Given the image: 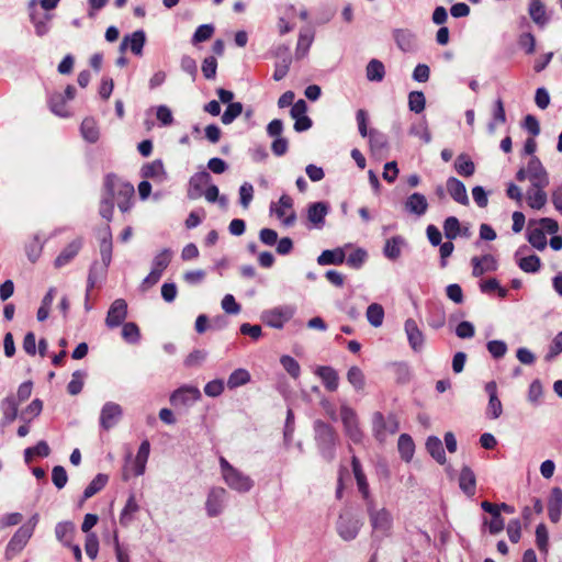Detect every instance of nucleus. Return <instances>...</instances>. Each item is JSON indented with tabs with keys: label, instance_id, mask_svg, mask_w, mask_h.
Returning <instances> with one entry per match:
<instances>
[{
	"label": "nucleus",
	"instance_id": "obj_45",
	"mask_svg": "<svg viewBox=\"0 0 562 562\" xmlns=\"http://www.w3.org/2000/svg\"><path fill=\"white\" fill-rule=\"evenodd\" d=\"M366 76L369 81L381 82L385 77V67L379 59H371L366 67Z\"/></svg>",
	"mask_w": 562,
	"mask_h": 562
},
{
	"label": "nucleus",
	"instance_id": "obj_30",
	"mask_svg": "<svg viewBox=\"0 0 562 562\" xmlns=\"http://www.w3.org/2000/svg\"><path fill=\"white\" fill-rule=\"evenodd\" d=\"M140 173L144 178H149L160 183L167 179V173L160 159L144 165Z\"/></svg>",
	"mask_w": 562,
	"mask_h": 562
},
{
	"label": "nucleus",
	"instance_id": "obj_36",
	"mask_svg": "<svg viewBox=\"0 0 562 562\" xmlns=\"http://www.w3.org/2000/svg\"><path fill=\"white\" fill-rule=\"evenodd\" d=\"M139 510V505L136 502L135 495L131 494L120 514V524L123 527H128L135 519V514Z\"/></svg>",
	"mask_w": 562,
	"mask_h": 562
},
{
	"label": "nucleus",
	"instance_id": "obj_34",
	"mask_svg": "<svg viewBox=\"0 0 562 562\" xmlns=\"http://www.w3.org/2000/svg\"><path fill=\"white\" fill-rule=\"evenodd\" d=\"M49 110L57 116L68 117L70 112L67 109V99L60 92H53L48 95Z\"/></svg>",
	"mask_w": 562,
	"mask_h": 562
},
{
	"label": "nucleus",
	"instance_id": "obj_28",
	"mask_svg": "<svg viewBox=\"0 0 562 562\" xmlns=\"http://www.w3.org/2000/svg\"><path fill=\"white\" fill-rule=\"evenodd\" d=\"M562 514V490L553 487L548 502V515L552 522H558Z\"/></svg>",
	"mask_w": 562,
	"mask_h": 562
},
{
	"label": "nucleus",
	"instance_id": "obj_50",
	"mask_svg": "<svg viewBox=\"0 0 562 562\" xmlns=\"http://www.w3.org/2000/svg\"><path fill=\"white\" fill-rule=\"evenodd\" d=\"M173 252L169 248L162 249L159 254L155 256L151 262V270L157 271L162 274L165 269L169 266L171 262Z\"/></svg>",
	"mask_w": 562,
	"mask_h": 562
},
{
	"label": "nucleus",
	"instance_id": "obj_18",
	"mask_svg": "<svg viewBox=\"0 0 562 562\" xmlns=\"http://www.w3.org/2000/svg\"><path fill=\"white\" fill-rule=\"evenodd\" d=\"M145 42V32L143 30H137L132 34H127L123 37L120 44V52L124 53L127 48H130L133 54L140 56L143 54Z\"/></svg>",
	"mask_w": 562,
	"mask_h": 562
},
{
	"label": "nucleus",
	"instance_id": "obj_39",
	"mask_svg": "<svg viewBox=\"0 0 562 562\" xmlns=\"http://www.w3.org/2000/svg\"><path fill=\"white\" fill-rule=\"evenodd\" d=\"M323 381L325 387L334 392L338 387V374L331 367L322 366L316 369L315 372Z\"/></svg>",
	"mask_w": 562,
	"mask_h": 562
},
{
	"label": "nucleus",
	"instance_id": "obj_62",
	"mask_svg": "<svg viewBox=\"0 0 562 562\" xmlns=\"http://www.w3.org/2000/svg\"><path fill=\"white\" fill-rule=\"evenodd\" d=\"M560 353H562V330L559 331L553 339L551 340L548 352L544 356L546 361H552L555 359Z\"/></svg>",
	"mask_w": 562,
	"mask_h": 562
},
{
	"label": "nucleus",
	"instance_id": "obj_2",
	"mask_svg": "<svg viewBox=\"0 0 562 562\" xmlns=\"http://www.w3.org/2000/svg\"><path fill=\"white\" fill-rule=\"evenodd\" d=\"M368 514L371 537L373 542H381L383 539L391 537L394 526V518L392 513L385 508H378L375 502L366 504Z\"/></svg>",
	"mask_w": 562,
	"mask_h": 562
},
{
	"label": "nucleus",
	"instance_id": "obj_27",
	"mask_svg": "<svg viewBox=\"0 0 562 562\" xmlns=\"http://www.w3.org/2000/svg\"><path fill=\"white\" fill-rule=\"evenodd\" d=\"M446 186L448 193L456 202L462 205L469 204L467 189L462 181L454 177H450L447 179Z\"/></svg>",
	"mask_w": 562,
	"mask_h": 562
},
{
	"label": "nucleus",
	"instance_id": "obj_44",
	"mask_svg": "<svg viewBox=\"0 0 562 562\" xmlns=\"http://www.w3.org/2000/svg\"><path fill=\"white\" fill-rule=\"evenodd\" d=\"M80 132L85 140L91 144L95 143L100 136L98 124L92 117H86L82 121Z\"/></svg>",
	"mask_w": 562,
	"mask_h": 562
},
{
	"label": "nucleus",
	"instance_id": "obj_24",
	"mask_svg": "<svg viewBox=\"0 0 562 562\" xmlns=\"http://www.w3.org/2000/svg\"><path fill=\"white\" fill-rule=\"evenodd\" d=\"M404 207L409 214L423 216L428 210V202L424 194L415 192L407 196Z\"/></svg>",
	"mask_w": 562,
	"mask_h": 562
},
{
	"label": "nucleus",
	"instance_id": "obj_20",
	"mask_svg": "<svg viewBox=\"0 0 562 562\" xmlns=\"http://www.w3.org/2000/svg\"><path fill=\"white\" fill-rule=\"evenodd\" d=\"M393 38L402 52H414L417 47L416 35L411 30L396 29L393 31Z\"/></svg>",
	"mask_w": 562,
	"mask_h": 562
},
{
	"label": "nucleus",
	"instance_id": "obj_46",
	"mask_svg": "<svg viewBox=\"0 0 562 562\" xmlns=\"http://www.w3.org/2000/svg\"><path fill=\"white\" fill-rule=\"evenodd\" d=\"M397 448H398L401 458L405 462H409L413 459V456L415 452V443L409 435L402 434L398 437Z\"/></svg>",
	"mask_w": 562,
	"mask_h": 562
},
{
	"label": "nucleus",
	"instance_id": "obj_51",
	"mask_svg": "<svg viewBox=\"0 0 562 562\" xmlns=\"http://www.w3.org/2000/svg\"><path fill=\"white\" fill-rule=\"evenodd\" d=\"M528 241L538 250H543L547 247L546 234L539 227L531 228V223L528 226L527 233Z\"/></svg>",
	"mask_w": 562,
	"mask_h": 562
},
{
	"label": "nucleus",
	"instance_id": "obj_3",
	"mask_svg": "<svg viewBox=\"0 0 562 562\" xmlns=\"http://www.w3.org/2000/svg\"><path fill=\"white\" fill-rule=\"evenodd\" d=\"M103 191L116 201L121 212L125 213L132 207V198L134 195V187L120 179L117 176L106 175L103 184Z\"/></svg>",
	"mask_w": 562,
	"mask_h": 562
},
{
	"label": "nucleus",
	"instance_id": "obj_22",
	"mask_svg": "<svg viewBox=\"0 0 562 562\" xmlns=\"http://www.w3.org/2000/svg\"><path fill=\"white\" fill-rule=\"evenodd\" d=\"M404 329L411 348L414 351H420L424 347L425 338L417 323L413 318H408L405 322Z\"/></svg>",
	"mask_w": 562,
	"mask_h": 562
},
{
	"label": "nucleus",
	"instance_id": "obj_16",
	"mask_svg": "<svg viewBox=\"0 0 562 562\" xmlns=\"http://www.w3.org/2000/svg\"><path fill=\"white\" fill-rule=\"evenodd\" d=\"M528 180L532 187H547L549 184L548 173L537 156H532L527 165Z\"/></svg>",
	"mask_w": 562,
	"mask_h": 562
},
{
	"label": "nucleus",
	"instance_id": "obj_26",
	"mask_svg": "<svg viewBox=\"0 0 562 562\" xmlns=\"http://www.w3.org/2000/svg\"><path fill=\"white\" fill-rule=\"evenodd\" d=\"M32 535V527L21 526L9 541L7 546V554L10 552H20L26 546Z\"/></svg>",
	"mask_w": 562,
	"mask_h": 562
},
{
	"label": "nucleus",
	"instance_id": "obj_15",
	"mask_svg": "<svg viewBox=\"0 0 562 562\" xmlns=\"http://www.w3.org/2000/svg\"><path fill=\"white\" fill-rule=\"evenodd\" d=\"M127 316V303L124 299H116L110 305L105 317V325L109 328H116L124 324Z\"/></svg>",
	"mask_w": 562,
	"mask_h": 562
},
{
	"label": "nucleus",
	"instance_id": "obj_12",
	"mask_svg": "<svg viewBox=\"0 0 562 562\" xmlns=\"http://www.w3.org/2000/svg\"><path fill=\"white\" fill-rule=\"evenodd\" d=\"M227 498V492L223 487H212L209 492L205 509L210 517H216L224 510Z\"/></svg>",
	"mask_w": 562,
	"mask_h": 562
},
{
	"label": "nucleus",
	"instance_id": "obj_17",
	"mask_svg": "<svg viewBox=\"0 0 562 562\" xmlns=\"http://www.w3.org/2000/svg\"><path fill=\"white\" fill-rule=\"evenodd\" d=\"M212 178L205 170L195 172L189 180L188 198L198 200L203 195L204 188L211 183Z\"/></svg>",
	"mask_w": 562,
	"mask_h": 562
},
{
	"label": "nucleus",
	"instance_id": "obj_21",
	"mask_svg": "<svg viewBox=\"0 0 562 562\" xmlns=\"http://www.w3.org/2000/svg\"><path fill=\"white\" fill-rule=\"evenodd\" d=\"M473 267L472 274L474 277H481L486 272H493L497 270L498 263L493 255H484L481 257H473L471 259Z\"/></svg>",
	"mask_w": 562,
	"mask_h": 562
},
{
	"label": "nucleus",
	"instance_id": "obj_35",
	"mask_svg": "<svg viewBox=\"0 0 562 562\" xmlns=\"http://www.w3.org/2000/svg\"><path fill=\"white\" fill-rule=\"evenodd\" d=\"M18 407L19 403L14 396H8L2 401L1 409H2V419L1 425L8 426L12 424L18 417Z\"/></svg>",
	"mask_w": 562,
	"mask_h": 562
},
{
	"label": "nucleus",
	"instance_id": "obj_61",
	"mask_svg": "<svg viewBox=\"0 0 562 562\" xmlns=\"http://www.w3.org/2000/svg\"><path fill=\"white\" fill-rule=\"evenodd\" d=\"M280 363L291 378L297 379L300 376L301 367L293 357L284 355L280 358Z\"/></svg>",
	"mask_w": 562,
	"mask_h": 562
},
{
	"label": "nucleus",
	"instance_id": "obj_8",
	"mask_svg": "<svg viewBox=\"0 0 562 562\" xmlns=\"http://www.w3.org/2000/svg\"><path fill=\"white\" fill-rule=\"evenodd\" d=\"M294 305H280L271 310L263 311L261 321L271 328L281 329L295 314Z\"/></svg>",
	"mask_w": 562,
	"mask_h": 562
},
{
	"label": "nucleus",
	"instance_id": "obj_64",
	"mask_svg": "<svg viewBox=\"0 0 562 562\" xmlns=\"http://www.w3.org/2000/svg\"><path fill=\"white\" fill-rule=\"evenodd\" d=\"M347 380L356 390H362L364 387L363 372L356 366L348 370Z\"/></svg>",
	"mask_w": 562,
	"mask_h": 562
},
{
	"label": "nucleus",
	"instance_id": "obj_49",
	"mask_svg": "<svg viewBox=\"0 0 562 562\" xmlns=\"http://www.w3.org/2000/svg\"><path fill=\"white\" fill-rule=\"evenodd\" d=\"M454 168L456 171L463 177H471L475 171L474 162L465 154H461L457 157Z\"/></svg>",
	"mask_w": 562,
	"mask_h": 562
},
{
	"label": "nucleus",
	"instance_id": "obj_56",
	"mask_svg": "<svg viewBox=\"0 0 562 562\" xmlns=\"http://www.w3.org/2000/svg\"><path fill=\"white\" fill-rule=\"evenodd\" d=\"M86 376L87 373L82 370H76L72 373L71 380L67 385V391L70 395H78L82 391Z\"/></svg>",
	"mask_w": 562,
	"mask_h": 562
},
{
	"label": "nucleus",
	"instance_id": "obj_14",
	"mask_svg": "<svg viewBox=\"0 0 562 562\" xmlns=\"http://www.w3.org/2000/svg\"><path fill=\"white\" fill-rule=\"evenodd\" d=\"M481 508L491 515V520L484 518L483 524L487 526L490 533L497 535L503 531L505 527L504 518L501 515L499 506L491 502L484 501L481 503Z\"/></svg>",
	"mask_w": 562,
	"mask_h": 562
},
{
	"label": "nucleus",
	"instance_id": "obj_55",
	"mask_svg": "<svg viewBox=\"0 0 562 562\" xmlns=\"http://www.w3.org/2000/svg\"><path fill=\"white\" fill-rule=\"evenodd\" d=\"M443 234L447 239L453 240L461 235V225L456 216H449L443 222Z\"/></svg>",
	"mask_w": 562,
	"mask_h": 562
},
{
	"label": "nucleus",
	"instance_id": "obj_41",
	"mask_svg": "<svg viewBox=\"0 0 562 562\" xmlns=\"http://www.w3.org/2000/svg\"><path fill=\"white\" fill-rule=\"evenodd\" d=\"M346 259L345 252L341 248L333 250L326 249L317 257L319 266L341 265Z\"/></svg>",
	"mask_w": 562,
	"mask_h": 562
},
{
	"label": "nucleus",
	"instance_id": "obj_11",
	"mask_svg": "<svg viewBox=\"0 0 562 562\" xmlns=\"http://www.w3.org/2000/svg\"><path fill=\"white\" fill-rule=\"evenodd\" d=\"M270 213L274 214L285 227L294 225L296 214L293 211V200L288 194H282L278 202L270 204Z\"/></svg>",
	"mask_w": 562,
	"mask_h": 562
},
{
	"label": "nucleus",
	"instance_id": "obj_58",
	"mask_svg": "<svg viewBox=\"0 0 562 562\" xmlns=\"http://www.w3.org/2000/svg\"><path fill=\"white\" fill-rule=\"evenodd\" d=\"M426 98L422 91H412L408 94V108L412 112L419 114L425 110Z\"/></svg>",
	"mask_w": 562,
	"mask_h": 562
},
{
	"label": "nucleus",
	"instance_id": "obj_37",
	"mask_svg": "<svg viewBox=\"0 0 562 562\" xmlns=\"http://www.w3.org/2000/svg\"><path fill=\"white\" fill-rule=\"evenodd\" d=\"M546 187H532L528 189L526 193V200L528 205L533 210L542 209L547 201V193L544 192Z\"/></svg>",
	"mask_w": 562,
	"mask_h": 562
},
{
	"label": "nucleus",
	"instance_id": "obj_5",
	"mask_svg": "<svg viewBox=\"0 0 562 562\" xmlns=\"http://www.w3.org/2000/svg\"><path fill=\"white\" fill-rule=\"evenodd\" d=\"M220 468L224 482L227 486L238 493H247L254 487V481L235 467L224 457L220 458Z\"/></svg>",
	"mask_w": 562,
	"mask_h": 562
},
{
	"label": "nucleus",
	"instance_id": "obj_29",
	"mask_svg": "<svg viewBox=\"0 0 562 562\" xmlns=\"http://www.w3.org/2000/svg\"><path fill=\"white\" fill-rule=\"evenodd\" d=\"M459 487L469 497H472L475 494L476 477L474 472L468 465H464L461 469L459 475Z\"/></svg>",
	"mask_w": 562,
	"mask_h": 562
},
{
	"label": "nucleus",
	"instance_id": "obj_42",
	"mask_svg": "<svg viewBox=\"0 0 562 562\" xmlns=\"http://www.w3.org/2000/svg\"><path fill=\"white\" fill-rule=\"evenodd\" d=\"M150 451V445L148 440H144L137 451L136 458H135V467H134V474L136 476H140L145 473L146 463L149 457Z\"/></svg>",
	"mask_w": 562,
	"mask_h": 562
},
{
	"label": "nucleus",
	"instance_id": "obj_4",
	"mask_svg": "<svg viewBox=\"0 0 562 562\" xmlns=\"http://www.w3.org/2000/svg\"><path fill=\"white\" fill-rule=\"evenodd\" d=\"M314 439L324 460L331 462L336 457L338 435L333 426L323 422H314Z\"/></svg>",
	"mask_w": 562,
	"mask_h": 562
},
{
	"label": "nucleus",
	"instance_id": "obj_43",
	"mask_svg": "<svg viewBox=\"0 0 562 562\" xmlns=\"http://www.w3.org/2000/svg\"><path fill=\"white\" fill-rule=\"evenodd\" d=\"M528 12L537 25L544 26L548 23L546 8L541 0H530Z\"/></svg>",
	"mask_w": 562,
	"mask_h": 562
},
{
	"label": "nucleus",
	"instance_id": "obj_63",
	"mask_svg": "<svg viewBox=\"0 0 562 562\" xmlns=\"http://www.w3.org/2000/svg\"><path fill=\"white\" fill-rule=\"evenodd\" d=\"M312 42H313L312 34L303 33V32L300 33L297 44H296V49H295L296 58H303L307 54V52L312 45Z\"/></svg>",
	"mask_w": 562,
	"mask_h": 562
},
{
	"label": "nucleus",
	"instance_id": "obj_32",
	"mask_svg": "<svg viewBox=\"0 0 562 562\" xmlns=\"http://www.w3.org/2000/svg\"><path fill=\"white\" fill-rule=\"evenodd\" d=\"M329 206L326 202H314L307 207V218L315 226L324 224L325 216L328 214Z\"/></svg>",
	"mask_w": 562,
	"mask_h": 562
},
{
	"label": "nucleus",
	"instance_id": "obj_10",
	"mask_svg": "<svg viewBox=\"0 0 562 562\" xmlns=\"http://www.w3.org/2000/svg\"><path fill=\"white\" fill-rule=\"evenodd\" d=\"M340 419L346 436L353 443L362 442L363 432L359 427V420L356 411L348 405H342L340 407Z\"/></svg>",
	"mask_w": 562,
	"mask_h": 562
},
{
	"label": "nucleus",
	"instance_id": "obj_1",
	"mask_svg": "<svg viewBox=\"0 0 562 562\" xmlns=\"http://www.w3.org/2000/svg\"><path fill=\"white\" fill-rule=\"evenodd\" d=\"M100 256L101 262H92L89 269L87 279V297L90 296V291L95 286L97 282L105 278L108 268L112 261V234L109 225L105 227L101 236Z\"/></svg>",
	"mask_w": 562,
	"mask_h": 562
},
{
	"label": "nucleus",
	"instance_id": "obj_6",
	"mask_svg": "<svg viewBox=\"0 0 562 562\" xmlns=\"http://www.w3.org/2000/svg\"><path fill=\"white\" fill-rule=\"evenodd\" d=\"M400 424L394 414L384 416L381 412L372 414V435L379 442H384L387 436L398 431Z\"/></svg>",
	"mask_w": 562,
	"mask_h": 562
},
{
	"label": "nucleus",
	"instance_id": "obj_31",
	"mask_svg": "<svg viewBox=\"0 0 562 562\" xmlns=\"http://www.w3.org/2000/svg\"><path fill=\"white\" fill-rule=\"evenodd\" d=\"M53 19V14L46 13H32L30 14V21L34 26L35 34L38 37H43L47 35L50 31V22Z\"/></svg>",
	"mask_w": 562,
	"mask_h": 562
},
{
	"label": "nucleus",
	"instance_id": "obj_60",
	"mask_svg": "<svg viewBox=\"0 0 562 562\" xmlns=\"http://www.w3.org/2000/svg\"><path fill=\"white\" fill-rule=\"evenodd\" d=\"M122 337L128 344H136L139 341L140 333L135 323H124L122 328Z\"/></svg>",
	"mask_w": 562,
	"mask_h": 562
},
{
	"label": "nucleus",
	"instance_id": "obj_48",
	"mask_svg": "<svg viewBox=\"0 0 562 562\" xmlns=\"http://www.w3.org/2000/svg\"><path fill=\"white\" fill-rule=\"evenodd\" d=\"M108 481L109 476L106 474L99 473L95 475L83 491V501L92 497L94 494L103 490Z\"/></svg>",
	"mask_w": 562,
	"mask_h": 562
},
{
	"label": "nucleus",
	"instance_id": "obj_52",
	"mask_svg": "<svg viewBox=\"0 0 562 562\" xmlns=\"http://www.w3.org/2000/svg\"><path fill=\"white\" fill-rule=\"evenodd\" d=\"M367 319L373 327H380L383 324L384 319V310L382 305L378 303H372L367 308Z\"/></svg>",
	"mask_w": 562,
	"mask_h": 562
},
{
	"label": "nucleus",
	"instance_id": "obj_19",
	"mask_svg": "<svg viewBox=\"0 0 562 562\" xmlns=\"http://www.w3.org/2000/svg\"><path fill=\"white\" fill-rule=\"evenodd\" d=\"M351 467L352 472L357 482L358 490L360 494L362 495L363 499L366 501V504L369 502H373V498L370 494L369 484L367 481V476L362 470L361 463L359 459L356 456H352L351 458Z\"/></svg>",
	"mask_w": 562,
	"mask_h": 562
},
{
	"label": "nucleus",
	"instance_id": "obj_47",
	"mask_svg": "<svg viewBox=\"0 0 562 562\" xmlns=\"http://www.w3.org/2000/svg\"><path fill=\"white\" fill-rule=\"evenodd\" d=\"M250 379V373L246 369L239 368L229 374L227 379V386L229 390H234L249 383Z\"/></svg>",
	"mask_w": 562,
	"mask_h": 562
},
{
	"label": "nucleus",
	"instance_id": "obj_38",
	"mask_svg": "<svg viewBox=\"0 0 562 562\" xmlns=\"http://www.w3.org/2000/svg\"><path fill=\"white\" fill-rule=\"evenodd\" d=\"M426 450L439 464H445L447 462L442 442L437 436H429L427 438Z\"/></svg>",
	"mask_w": 562,
	"mask_h": 562
},
{
	"label": "nucleus",
	"instance_id": "obj_23",
	"mask_svg": "<svg viewBox=\"0 0 562 562\" xmlns=\"http://www.w3.org/2000/svg\"><path fill=\"white\" fill-rule=\"evenodd\" d=\"M527 249V246H522L517 249L515 252V259L518 265V267L527 273H535L537 272L541 267V260L537 255H530L527 257H522L521 255Z\"/></svg>",
	"mask_w": 562,
	"mask_h": 562
},
{
	"label": "nucleus",
	"instance_id": "obj_59",
	"mask_svg": "<svg viewBox=\"0 0 562 562\" xmlns=\"http://www.w3.org/2000/svg\"><path fill=\"white\" fill-rule=\"evenodd\" d=\"M243 109L240 102L229 103L222 114V123L225 125L233 123L243 113Z\"/></svg>",
	"mask_w": 562,
	"mask_h": 562
},
{
	"label": "nucleus",
	"instance_id": "obj_25",
	"mask_svg": "<svg viewBox=\"0 0 562 562\" xmlns=\"http://www.w3.org/2000/svg\"><path fill=\"white\" fill-rule=\"evenodd\" d=\"M405 246H406V239L403 236H401V235L393 236L385 240V244L383 247V255L389 260L396 261L401 257L402 250Z\"/></svg>",
	"mask_w": 562,
	"mask_h": 562
},
{
	"label": "nucleus",
	"instance_id": "obj_7",
	"mask_svg": "<svg viewBox=\"0 0 562 562\" xmlns=\"http://www.w3.org/2000/svg\"><path fill=\"white\" fill-rule=\"evenodd\" d=\"M362 520L350 512L341 513L336 522V531L344 541L355 540L361 528Z\"/></svg>",
	"mask_w": 562,
	"mask_h": 562
},
{
	"label": "nucleus",
	"instance_id": "obj_33",
	"mask_svg": "<svg viewBox=\"0 0 562 562\" xmlns=\"http://www.w3.org/2000/svg\"><path fill=\"white\" fill-rule=\"evenodd\" d=\"M81 246V239H75L70 244H68L55 259V267L61 268L69 263L77 256Z\"/></svg>",
	"mask_w": 562,
	"mask_h": 562
},
{
	"label": "nucleus",
	"instance_id": "obj_54",
	"mask_svg": "<svg viewBox=\"0 0 562 562\" xmlns=\"http://www.w3.org/2000/svg\"><path fill=\"white\" fill-rule=\"evenodd\" d=\"M215 27L213 24H201L194 31L191 37V44L196 45L199 43L210 40L214 34Z\"/></svg>",
	"mask_w": 562,
	"mask_h": 562
},
{
	"label": "nucleus",
	"instance_id": "obj_53",
	"mask_svg": "<svg viewBox=\"0 0 562 562\" xmlns=\"http://www.w3.org/2000/svg\"><path fill=\"white\" fill-rule=\"evenodd\" d=\"M50 453L49 446L46 441L41 440L34 447L26 448L24 450V459L25 462L29 463L32 461L34 456L40 457H48Z\"/></svg>",
	"mask_w": 562,
	"mask_h": 562
},
{
	"label": "nucleus",
	"instance_id": "obj_57",
	"mask_svg": "<svg viewBox=\"0 0 562 562\" xmlns=\"http://www.w3.org/2000/svg\"><path fill=\"white\" fill-rule=\"evenodd\" d=\"M428 325L434 329H439L446 324V313L441 306H435L427 317Z\"/></svg>",
	"mask_w": 562,
	"mask_h": 562
},
{
	"label": "nucleus",
	"instance_id": "obj_9",
	"mask_svg": "<svg viewBox=\"0 0 562 562\" xmlns=\"http://www.w3.org/2000/svg\"><path fill=\"white\" fill-rule=\"evenodd\" d=\"M202 397L201 391L199 387L184 384L177 390H175L170 396L169 402L176 408H189L194 403L200 401Z\"/></svg>",
	"mask_w": 562,
	"mask_h": 562
},
{
	"label": "nucleus",
	"instance_id": "obj_40",
	"mask_svg": "<svg viewBox=\"0 0 562 562\" xmlns=\"http://www.w3.org/2000/svg\"><path fill=\"white\" fill-rule=\"evenodd\" d=\"M75 530V525L71 521H60L55 527V535L64 546L70 547Z\"/></svg>",
	"mask_w": 562,
	"mask_h": 562
},
{
	"label": "nucleus",
	"instance_id": "obj_13",
	"mask_svg": "<svg viewBox=\"0 0 562 562\" xmlns=\"http://www.w3.org/2000/svg\"><path fill=\"white\" fill-rule=\"evenodd\" d=\"M123 409L121 405L114 402H106L100 412V427L103 430H110L122 418Z\"/></svg>",
	"mask_w": 562,
	"mask_h": 562
}]
</instances>
